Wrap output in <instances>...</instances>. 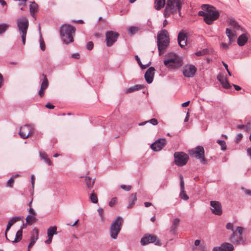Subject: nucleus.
I'll use <instances>...</instances> for the list:
<instances>
[{
  "mask_svg": "<svg viewBox=\"0 0 251 251\" xmlns=\"http://www.w3.org/2000/svg\"><path fill=\"white\" fill-rule=\"evenodd\" d=\"M194 251H208L204 245H201L200 246L193 248Z\"/></svg>",
  "mask_w": 251,
  "mask_h": 251,
  "instance_id": "ea45409f",
  "label": "nucleus"
},
{
  "mask_svg": "<svg viewBox=\"0 0 251 251\" xmlns=\"http://www.w3.org/2000/svg\"><path fill=\"white\" fill-rule=\"evenodd\" d=\"M218 80L220 81L222 85V87L225 89H229L231 87V85L228 82L227 79L224 76L221 75H218L217 77Z\"/></svg>",
  "mask_w": 251,
  "mask_h": 251,
  "instance_id": "4be33fe9",
  "label": "nucleus"
},
{
  "mask_svg": "<svg viewBox=\"0 0 251 251\" xmlns=\"http://www.w3.org/2000/svg\"><path fill=\"white\" fill-rule=\"evenodd\" d=\"M151 64V62H150L149 63L147 64L146 65H143L141 63V65H140L139 66L142 69H145L147 68L148 66H149Z\"/></svg>",
  "mask_w": 251,
  "mask_h": 251,
  "instance_id": "bf43d9fd",
  "label": "nucleus"
},
{
  "mask_svg": "<svg viewBox=\"0 0 251 251\" xmlns=\"http://www.w3.org/2000/svg\"><path fill=\"white\" fill-rule=\"evenodd\" d=\"M120 188L123 190H124L126 191H129L131 189V186L130 185H121L120 186Z\"/></svg>",
  "mask_w": 251,
  "mask_h": 251,
  "instance_id": "49530a36",
  "label": "nucleus"
},
{
  "mask_svg": "<svg viewBox=\"0 0 251 251\" xmlns=\"http://www.w3.org/2000/svg\"><path fill=\"white\" fill-rule=\"evenodd\" d=\"M46 107L49 108V109H52L54 108V106L52 105L51 104H50V103H48L46 104L45 105Z\"/></svg>",
  "mask_w": 251,
  "mask_h": 251,
  "instance_id": "052dcab7",
  "label": "nucleus"
},
{
  "mask_svg": "<svg viewBox=\"0 0 251 251\" xmlns=\"http://www.w3.org/2000/svg\"><path fill=\"white\" fill-rule=\"evenodd\" d=\"M203 11H200L198 12L199 16L203 17V21L208 25H211L213 22L217 20L220 16L218 10L215 9V8L208 4H202L201 6Z\"/></svg>",
  "mask_w": 251,
  "mask_h": 251,
  "instance_id": "f257e3e1",
  "label": "nucleus"
},
{
  "mask_svg": "<svg viewBox=\"0 0 251 251\" xmlns=\"http://www.w3.org/2000/svg\"><path fill=\"white\" fill-rule=\"evenodd\" d=\"M242 190L245 195L251 196V190L247 189L244 187L242 188Z\"/></svg>",
  "mask_w": 251,
  "mask_h": 251,
  "instance_id": "09e8293b",
  "label": "nucleus"
},
{
  "mask_svg": "<svg viewBox=\"0 0 251 251\" xmlns=\"http://www.w3.org/2000/svg\"><path fill=\"white\" fill-rule=\"evenodd\" d=\"M39 154L41 159L43 160L48 165H52V162L50 160V158H49L46 152H40Z\"/></svg>",
  "mask_w": 251,
  "mask_h": 251,
  "instance_id": "a878e982",
  "label": "nucleus"
},
{
  "mask_svg": "<svg viewBox=\"0 0 251 251\" xmlns=\"http://www.w3.org/2000/svg\"><path fill=\"white\" fill-rule=\"evenodd\" d=\"M180 220L179 218H175L172 221V225L171 227V231L173 233H175L177 226H178Z\"/></svg>",
  "mask_w": 251,
  "mask_h": 251,
  "instance_id": "2f4dec72",
  "label": "nucleus"
},
{
  "mask_svg": "<svg viewBox=\"0 0 251 251\" xmlns=\"http://www.w3.org/2000/svg\"><path fill=\"white\" fill-rule=\"evenodd\" d=\"M174 158L175 164L179 167L183 166L187 163L189 156L182 152H176L174 153Z\"/></svg>",
  "mask_w": 251,
  "mask_h": 251,
  "instance_id": "9d476101",
  "label": "nucleus"
},
{
  "mask_svg": "<svg viewBox=\"0 0 251 251\" xmlns=\"http://www.w3.org/2000/svg\"><path fill=\"white\" fill-rule=\"evenodd\" d=\"M40 46L41 50L43 51L45 50L46 49V45L43 39H41L40 40Z\"/></svg>",
  "mask_w": 251,
  "mask_h": 251,
  "instance_id": "de8ad7c7",
  "label": "nucleus"
},
{
  "mask_svg": "<svg viewBox=\"0 0 251 251\" xmlns=\"http://www.w3.org/2000/svg\"><path fill=\"white\" fill-rule=\"evenodd\" d=\"M191 154H194L196 158L199 159L203 164L206 163V159L204 157V150L202 146H198L190 152Z\"/></svg>",
  "mask_w": 251,
  "mask_h": 251,
  "instance_id": "ddd939ff",
  "label": "nucleus"
},
{
  "mask_svg": "<svg viewBox=\"0 0 251 251\" xmlns=\"http://www.w3.org/2000/svg\"><path fill=\"white\" fill-rule=\"evenodd\" d=\"M31 184H32V187L33 188L34 187V183H35V177L34 176V175H32L31 176Z\"/></svg>",
  "mask_w": 251,
  "mask_h": 251,
  "instance_id": "69168bd1",
  "label": "nucleus"
},
{
  "mask_svg": "<svg viewBox=\"0 0 251 251\" xmlns=\"http://www.w3.org/2000/svg\"><path fill=\"white\" fill-rule=\"evenodd\" d=\"M98 212L99 213V215L100 217L101 220L103 221V209L102 208H99L98 209Z\"/></svg>",
  "mask_w": 251,
  "mask_h": 251,
  "instance_id": "864d4df0",
  "label": "nucleus"
},
{
  "mask_svg": "<svg viewBox=\"0 0 251 251\" xmlns=\"http://www.w3.org/2000/svg\"><path fill=\"white\" fill-rule=\"evenodd\" d=\"M144 88V86L141 84H137L133 86V90L134 91L141 90Z\"/></svg>",
  "mask_w": 251,
  "mask_h": 251,
  "instance_id": "8fccbe9b",
  "label": "nucleus"
},
{
  "mask_svg": "<svg viewBox=\"0 0 251 251\" xmlns=\"http://www.w3.org/2000/svg\"><path fill=\"white\" fill-rule=\"evenodd\" d=\"M9 26V24L6 23L0 24V34L4 33L7 30Z\"/></svg>",
  "mask_w": 251,
  "mask_h": 251,
  "instance_id": "e433bc0d",
  "label": "nucleus"
},
{
  "mask_svg": "<svg viewBox=\"0 0 251 251\" xmlns=\"http://www.w3.org/2000/svg\"><path fill=\"white\" fill-rule=\"evenodd\" d=\"M28 212L30 213V215H36V212H35V211L32 207L29 208Z\"/></svg>",
  "mask_w": 251,
  "mask_h": 251,
  "instance_id": "0e129e2a",
  "label": "nucleus"
},
{
  "mask_svg": "<svg viewBox=\"0 0 251 251\" xmlns=\"http://www.w3.org/2000/svg\"><path fill=\"white\" fill-rule=\"evenodd\" d=\"M135 58L136 60V61H137V63H138V65H141L142 62H141L139 57H138V55H135Z\"/></svg>",
  "mask_w": 251,
  "mask_h": 251,
  "instance_id": "338daca9",
  "label": "nucleus"
},
{
  "mask_svg": "<svg viewBox=\"0 0 251 251\" xmlns=\"http://www.w3.org/2000/svg\"><path fill=\"white\" fill-rule=\"evenodd\" d=\"M169 43L170 38L168 31L166 29H162L158 32L157 36V46L159 55L165 52Z\"/></svg>",
  "mask_w": 251,
  "mask_h": 251,
  "instance_id": "f03ea898",
  "label": "nucleus"
},
{
  "mask_svg": "<svg viewBox=\"0 0 251 251\" xmlns=\"http://www.w3.org/2000/svg\"><path fill=\"white\" fill-rule=\"evenodd\" d=\"M211 210L213 213L217 215H221L222 214V210L221 203L217 201H211Z\"/></svg>",
  "mask_w": 251,
  "mask_h": 251,
  "instance_id": "dca6fc26",
  "label": "nucleus"
},
{
  "mask_svg": "<svg viewBox=\"0 0 251 251\" xmlns=\"http://www.w3.org/2000/svg\"><path fill=\"white\" fill-rule=\"evenodd\" d=\"M93 47H94V44H93V42L89 41L87 43L86 47L88 50H91L93 48Z\"/></svg>",
  "mask_w": 251,
  "mask_h": 251,
  "instance_id": "3c124183",
  "label": "nucleus"
},
{
  "mask_svg": "<svg viewBox=\"0 0 251 251\" xmlns=\"http://www.w3.org/2000/svg\"><path fill=\"white\" fill-rule=\"evenodd\" d=\"M207 53V50L204 49L202 50L197 51L196 53V55L197 56H201L206 54Z\"/></svg>",
  "mask_w": 251,
  "mask_h": 251,
  "instance_id": "c03bdc74",
  "label": "nucleus"
},
{
  "mask_svg": "<svg viewBox=\"0 0 251 251\" xmlns=\"http://www.w3.org/2000/svg\"><path fill=\"white\" fill-rule=\"evenodd\" d=\"M150 123L151 124H152V125L155 126V125H157L158 121H157V119H156L155 118H152V119H151L149 121H145V122H142V123L139 124V126H143V125H145L146 123Z\"/></svg>",
  "mask_w": 251,
  "mask_h": 251,
  "instance_id": "4c0bfd02",
  "label": "nucleus"
},
{
  "mask_svg": "<svg viewBox=\"0 0 251 251\" xmlns=\"http://www.w3.org/2000/svg\"><path fill=\"white\" fill-rule=\"evenodd\" d=\"M229 25L235 30H239L241 29L243 30L242 27L240 26V25L238 24V23L232 18H230L229 19Z\"/></svg>",
  "mask_w": 251,
  "mask_h": 251,
  "instance_id": "c756f323",
  "label": "nucleus"
},
{
  "mask_svg": "<svg viewBox=\"0 0 251 251\" xmlns=\"http://www.w3.org/2000/svg\"><path fill=\"white\" fill-rule=\"evenodd\" d=\"M123 219L120 216L117 217L112 223L109 231L110 236L112 239H116L121 229Z\"/></svg>",
  "mask_w": 251,
  "mask_h": 251,
  "instance_id": "0eeeda50",
  "label": "nucleus"
},
{
  "mask_svg": "<svg viewBox=\"0 0 251 251\" xmlns=\"http://www.w3.org/2000/svg\"><path fill=\"white\" fill-rule=\"evenodd\" d=\"M72 57L75 59H79L80 57V55L78 53H74L72 55Z\"/></svg>",
  "mask_w": 251,
  "mask_h": 251,
  "instance_id": "680f3d73",
  "label": "nucleus"
},
{
  "mask_svg": "<svg viewBox=\"0 0 251 251\" xmlns=\"http://www.w3.org/2000/svg\"><path fill=\"white\" fill-rule=\"evenodd\" d=\"M223 251H232L234 250L233 246L228 243H224L221 245Z\"/></svg>",
  "mask_w": 251,
  "mask_h": 251,
  "instance_id": "c85d7f7f",
  "label": "nucleus"
},
{
  "mask_svg": "<svg viewBox=\"0 0 251 251\" xmlns=\"http://www.w3.org/2000/svg\"><path fill=\"white\" fill-rule=\"evenodd\" d=\"M90 201H91V202L94 203H97L98 202L97 196L94 192V191L90 195Z\"/></svg>",
  "mask_w": 251,
  "mask_h": 251,
  "instance_id": "58836bf2",
  "label": "nucleus"
},
{
  "mask_svg": "<svg viewBox=\"0 0 251 251\" xmlns=\"http://www.w3.org/2000/svg\"><path fill=\"white\" fill-rule=\"evenodd\" d=\"M212 251H223L221 246L220 247H214Z\"/></svg>",
  "mask_w": 251,
  "mask_h": 251,
  "instance_id": "e2e57ef3",
  "label": "nucleus"
},
{
  "mask_svg": "<svg viewBox=\"0 0 251 251\" xmlns=\"http://www.w3.org/2000/svg\"><path fill=\"white\" fill-rule=\"evenodd\" d=\"M136 193H132L129 197V204L127 205V208H131L133 207L135 202L137 201Z\"/></svg>",
  "mask_w": 251,
  "mask_h": 251,
  "instance_id": "393cba45",
  "label": "nucleus"
},
{
  "mask_svg": "<svg viewBox=\"0 0 251 251\" xmlns=\"http://www.w3.org/2000/svg\"><path fill=\"white\" fill-rule=\"evenodd\" d=\"M85 182H86L87 188L88 189H91L93 187V185L95 183V181H94V180H92V178L90 176H86Z\"/></svg>",
  "mask_w": 251,
  "mask_h": 251,
  "instance_id": "f704fd0d",
  "label": "nucleus"
},
{
  "mask_svg": "<svg viewBox=\"0 0 251 251\" xmlns=\"http://www.w3.org/2000/svg\"><path fill=\"white\" fill-rule=\"evenodd\" d=\"M217 143L221 146L222 150L225 151L226 149V144L224 141L218 140Z\"/></svg>",
  "mask_w": 251,
  "mask_h": 251,
  "instance_id": "a19ab883",
  "label": "nucleus"
},
{
  "mask_svg": "<svg viewBox=\"0 0 251 251\" xmlns=\"http://www.w3.org/2000/svg\"><path fill=\"white\" fill-rule=\"evenodd\" d=\"M34 216L35 215H28L26 217L25 220L28 225H32L33 223L37 221V219Z\"/></svg>",
  "mask_w": 251,
  "mask_h": 251,
  "instance_id": "72a5a7b5",
  "label": "nucleus"
},
{
  "mask_svg": "<svg viewBox=\"0 0 251 251\" xmlns=\"http://www.w3.org/2000/svg\"><path fill=\"white\" fill-rule=\"evenodd\" d=\"M245 130L247 131H249L250 130V128L251 126V124L250 123H248L246 125H245Z\"/></svg>",
  "mask_w": 251,
  "mask_h": 251,
  "instance_id": "774afa93",
  "label": "nucleus"
},
{
  "mask_svg": "<svg viewBox=\"0 0 251 251\" xmlns=\"http://www.w3.org/2000/svg\"><path fill=\"white\" fill-rule=\"evenodd\" d=\"M38 239V230L37 229H35V231L32 234L30 237V243L28 246V251H30V248L34 245Z\"/></svg>",
  "mask_w": 251,
  "mask_h": 251,
  "instance_id": "5701e85b",
  "label": "nucleus"
},
{
  "mask_svg": "<svg viewBox=\"0 0 251 251\" xmlns=\"http://www.w3.org/2000/svg\"><path fill=\"white\" fill-rule=\"evenodd\" d=\"M183 4V1L181 0H167L164 11V16L168 17L171 14H174L177 12L180 16V10Z\"/></svg>",
  "mask_w": 251,
  "mask_h": 251,
  "instance_id": "7ed1b4c3",
  "label": "nucleus"
},
{
  "mask_svg": "<svg viewBox=\"0 0 251 251\" xmlns=\"http://www.w3.org/2000/svg\"><path fill=\"white\" fill-rule=\"evenodd\" d=\"M57 234V226H52L48 228L47 230V235L48 239L45 241L46 244H50L51 243L53 236Z\"/></svg>",
  "mask_w": 251,
  "mask_h": 251,
  "instance_id": "f3484780",
  "label": "nucleus"
},
{
  "mask_svg": "<svg viewBox=\"0 0 251 251\" xmlns=\"http://www.w3.org/2000/svg\"><path fill=\"white\" fill-rule=\"evenodd\" d=\"M17 26L22 38L23 44L25 45L28 27V19L25 17H22L18 19L17 20Z\"/></svg>",
  "mask_w": 251,
  "mask_h": 251,
  "instance_id": "423d86ee",
  "label": "nucleus"
},
{
  "mask_svg": "<svg viewBox=\"0 0 251 251\" xmlns=\"http://www.w3.org/2000/svg\"><path fill=\"white\" fill-rule=\"evenodd\" d=\"M196 71V67L191 64L185 65L182 69L183 75L186 77H193L195 75Z\"/></svg>",
  "mask_w": 251,
  "mask_h": 251,
  "instance_id": "4468645a",
  "label": "nucleus"
},
{
  "mask_svg": "<svg viewBox=\"0 0 251 251\" xmlns=\"http://www.w3.org/2000/svg\"><path fill=\"white\" fill-rule=\"evenodd\" d=\"M243 137V135L241 133L238 134L236 138V142L238 143Z\"/></svg>",
  "mask_w": 251,
  "mask_h": 251,
  "instance_id": "13d9d810",
  "label": "nucleus"
},
{
  "mask_svg": "<svg viewBox=\"0 0 251 251\" xmlns=\"http://www.w3.org/2000/svg\"><path fill=\"white\" fill-rule=\"evenodd\" d=\"M226 228L227 229H231L232 231V232H233V231H235L233 229V225L232 223H227L226 225Z\"/></svg>",
  "mask_w": 251,
  "mask_h": 251,
  "instance_id": "603ef678",
  "label": "nucleus"
},
{
  "mask_svg": "<svg viewBox=\"0 0 251 251\" xmlns=\"http://www.w3.org/2000/svg\"><path fill=\"white\" fill-rule=\"evenodd\" d=\"M226 33L229 39L230 43L235 40L236 36V34L232 32V31L228 28L226 29Z\"/></svg>",
  "mask_w": 251,
  "mask_h": 251,
  "instance_id": "bb28decb",
  "label": "nucleus"
},
{
  "mask_svg": "<svg viewBox=\"0 0 251 251\" xmlns=\"http://www.w3.org/2000/svg\"><path fill=\"white\" fill-rule=\"evenodd\" d=\"M14 180L13 179V177H11L7 182V187H10V188H12L13 187V185H14Z\"/></svg>",
  "mask_w": 251,
  "mask_h": 251,
  "instance_id": "37998d69",
  "label": "nucleus"
},
{
  "mask_svg": "<svg viewBox=\"0 0 251 251\" xmlns=\"http://www.w3.org/2000/svg\"><path fill=\"white\" fill-rule=\"evenodd\" d=\"M34 127L33 125L26 124L22 126L19 132L20 137L23 139H26L33 133Z\"/></svg>",
  "mask_w": 251,
  "mask_h": 251,
  "instance_id": "9b49d317",
  "label": "nucleus"
},
{
  "mask_svg": "<svg viewBox=\"0 0 251 251\" xmlns=\"http://www.w3.org/2000/svg\"><path fill=\"white\" fill-rule=\"evenodd\" d=\"M166 143V141L165 139H159L152 143L151 146V148L154 151H159L165 145Z\"/></svg>",
  "mask_w": 251,
  "mask_h": 251,
  "instance_id": "2eb2a0df",
  "label": "nucleus"
},
{
  "mask_svg": "<svg viewBox=\"0 0 251 251\" xmlns=\"http://www.w3.org/2000/svg\"><path fill=\"white\" fill-rule=\"evenodd\" d=\"M223 63L224 66L225 67V68L226 69L227 72L228 73V74L229 75L231 76V74L230 72L229 71V70L228 69V65L226 63H224V62H223Z\"/></svg>",
  "mask_w": 251,
  "mask_h": 251,
  "instance_id": "5fc2aeb1",
  "label": "nucleus"
},
{
  "mask_svg": "<svg viewBox=\"0 0 251 251\" xmlns=\"http://www.w3.org/2000/svg\"><path fill=\"white\" fill-rule=\"evenodd\" d=\"M23 217H22V216H18V217H12V218H11L8 222V224H7V227L6 228V230H5V237L6 238V239L9 241H10L11 240H9L8 238H7V232L10 229V228H11V226L15 223H16V222L17 221H19L20 220H21V218H23Z\"/></svg>",
  "mask_w": 251,
  "mask_h": 251,
  "instance_id": "412c9836",
  "label": "nucleus"
},
{
  "mask_svg": "<svg viewBox=\"0 0 251 251\" xmlns=\"http://www.w3.org/2000/svg\"><path fill=\"white\" fill-rule=\"evenodd\" d=\"M22 233H23V228H21L20 230H19L16 235L15 237L14 240H11V241L13 243H17L20 241L22 238Z\"/></svg>",
  "mask_w": 251,
  "mask_h": 251,
  "instance_id": "473e14b6",
  "label": "nucleus"
},
{
  "mask_svg": "<svg viewBox=\"0 0 251 251\" xmlns=\"http://www.w3.org/2000/svg\"><path fill=\"white\" fill-rule=\"evenodd\" d=\"M248 37L247 34H242L239 36L237 39L238 45L240 46H243L247 42Z\"/></svg>",
  "mask_w": 251,
  "mask_h": 251,
  "instance_id": "b1692460",
  "label": "nucleus"
},
{
  "mask_svg": "<svg viewBox=\"0 0 251 251\" xmlns=\"http://www.w3.org/2000/svg\"><path fill=\"white\" fill-rule=\"evenodd\" d=\"M165 4V0H155L154 7L157 10L161 9Z\"/></svg>",
  "mask_w": 251,
  "mask_h": 251,
  "instance_id": "7c9ffc66",
  "label": "nucleus"
},
{
  "mask_svg": "<svg viewBox=\"0 0 251 251\" xmlns=\"http://www.w3.org/2000/svg\"><path fill=\"white\" fill-rule=\"evenodd\" d=\"M179 180H180V192L179 194V197L184 200L187 201L189 199V197L186 194L185 190H184V182L183 180V177L182 175H180L179 176Z\"/></svg>",
  "mask_w": 251,
  "mask_h": 251,
  "instance_id": "6ab92c4d",
  "label": "nucleus"
},
{
  "mask_svg": "<svg viewBox=\"0 0 251 251\" xmlns=\"http://www.w3.org/2000/svg\"><path fill=\"white\" fill-rule=\"evenodd\" d=\"M243 228L241 226H237L236 231H233L229 238V240L234 244L244 245L245 240L242 237Z\"/></svg>",
  "mask_w": 251,
  "mask_h": 251,
  "instance_id": "6e6552de",
  "label": "nucleus"
},
{
  "mask_svg": "<svg viewBox=\"0 0 251 251\" xmlns=\"http://www.w3.org/2000/svg\"><path fill=\"white\" fill-rule=\"evenodd\" d=\"M164 65L169 70L179 69L183 65L182 59L175 53H169L164 61Z\"/></svg>",
  "mask_w": 251,
  "mask_h": 251,
  "instance_id": "39448f33",
  "label": "nucleus"
},
{
  "mask_svg": "<svg viewBox=\"0 0 251 251\" xmlns=\"http://www.w3.org/2000/svg\"><path fill=\"white\" fill-rule=\"evenodd\" d=\"M117 201V199L116 197H114L111 199L110 201L109 202V206L112 207H113L115 204L116 203Z\"/></svg>",
  "mask_w": 251,
  "mask_h": 251,
  "instance_id": "79ce46f5",
  "label": "nucleus"
},
{
  "mask_svg": "<svg viewBox=\"0 0 251 251\" xmlns=\"http://www.w3.org/2000/svg\"><path fill=\"white\" fill-rule=\"evenodd\" d=\"M138 27L133 26H130L129 28V31L132 34H134L135 32L138 31Z\"/></svg>",
  "mask_w": 251,
  "mask_h": 251,
  "instance_id": "a18cd8bd",
  "label": "nucleus"
},
{
  "mask_svg": "<svg viewBox=\"0 0 251 251\" xmlns=\"http://www.w3.org/2000/svg\"><path fill=\"white\" fill-rule=\"evenodd\" d=\"M177 41L181 48L185 47L187 44V36L183 31L179 32L177 36Z\"/></svg>",
  "mask_w": 251,
  "mask_h": 251,
  "instance_id": "aec40b11",
  "label": "nucleus"
},
{
  "mask_svg": "<svg viewBox=\"0 0 251 251\" xmlns=\"http://www.w3.org/2000/svg\"><path fill=\"white\" fill-rule=\"evenodd\" d=\"M75 28L70 25H63L60 28V34L63 42L66 44L74 42L73 34Z\"/></svg>",
  "mask_w": 251,
  "mask_h": 251,
  "instance_id": "20e7f679",
  "label": "nucleus"
},
{
  "mask_svg": "<svg viewBox=\"0 0 251 251\" xmlns=\"http://www.w3.org/2000/svg\"><path fill=\"white\" fill-rule=\"evenodd\" d=\"M119 34L111 30L105 33V41L107 47H111L117 40Z\"/></svg>",
  "mask_w": 251,
  "mask_h": 251,
  "instance_id": "f8f14e48",
  "label": "nucleus"
},
{
  "mask_svg": "<svg viewBox=\"0 0 251 251\" xmlns=\"http://www.w3.org/2000/svg\"><path fill=\"white\" fill-rule=\"evenodd\" d=\"M3 81L4 78L3 75L0 73V88L2 87Z\"/></svg>",
  "mask_w": 251,
  "mask_h": 251,
  "instance_id": "4d7b16f0",
  "label": "nucleus"
},
{
  "mask_svg": "<svg viewBox=\"0 0 251 251\" xmlns=\"http://www.w3.org/2000/svg\"><path fill=\"white\" fill-rule=\"evenodd\" d=\"M38 5L34 1L32 2L30 5L29 11L32 17H34L35 13L38 11Z\"/></svg>",
  "mask_w": 251,
  "mask_h": 251,
  "instance_id": "cd10ccee",
  "label": "nucleus"
},
{
  "mask_svg": "<svg viewBox=\"0 0 251 251\" xmlns=\"http://www.w3.org/2000/svg\"><path fill=\"white\" fill-rule=\"evenodd\" d=\"M141 244L143 246L150 243H154L155 245L161 246V243L156 236L152 234H146L141 239Z\"/></svg>",
  "mask_w": 251,
  "mask_h": 251,
  "instance_id": "1a4fd4ad",
  "label": "nucleus"
},
{
  "mask_svg": "<svg viewBox=\"0 0 251 251\" xmlns=\"http://www.w3.org/2000/svg\"><path fill=\"white\" fill-rule=\"evenodd\" d=\"M42 75L44 78L41 85V88H42V89L46 90L49 85L48 80L46 75L43 74Z\"/></svg>",
  "mask_w": 251,
  "mask_h": 251,
  "instance_id": "c9c22d12",
  "label": "nucleus"
},
{
  "mask_svg": "<svg viewBox=\"0 0 251 251\" xmlns=\"http://www.w3.org/2000/svg\"><path fill=\"white\" fill-rule=\"evenodd\" d=\"M45 89H42V88H40V89L38 92V95L40 97H42L44 95V91Z\"/></svg>",
  "mask_w": 251,
  "mask_h": 251,
  "instance_id": "6e6d98bb",
  "label": "nucleus"
},
{
  "mask_svg": "<svg viewBox=\"0 0 251 251\" xmlns=\"http://www.w3.org/2000/svg\"><path fill=\"white\" fill-rule=\"evenodd\" d=\"M155 69L153 67H150L146 72L145 74V78L147 82L149 84L151 83L153 81Z\"/></svg>",
  "mask_w": 251,
  "mask_h": 251,
  "instance_id": "a211bd4d",
  "label": "nucleus"
}]
</instances>
